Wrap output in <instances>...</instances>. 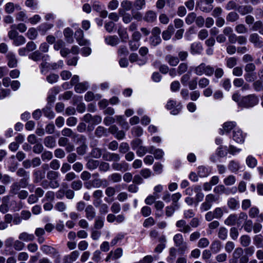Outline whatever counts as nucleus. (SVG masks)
<instances>
[{"label": "nucleus", "instance_id": "f257e3e1", "mask_svg": "<svg viewBox=\"0 0 263 263\" xmlns=\"http://www.w3.org/2000/svg\"><path fill=\"white\" fill-rule=\"evenodd\" d=\"M259 99L255 94L249 95L243 97L238 103V106L243 108H251L258 103Z\"/></svg>", "mask_w": 263, "mask_h": 263}, {"label": "nucleus", "instance_id": "f03ea898", "mask_svg": "<svg viewBox=\"0 0 263 263\" xmlns=\"http://www.w3.org/2000/svg\"><path fill=\"white\" fill-rule=\"evenodd\" d=\"M243 250L241 248L238 247L235 249L232 254V257L230 259V263H248L249 258L243 255Z\"/></svg>", "mask_w": 263, "mask_h": 263}, {"label": "nucleus", "instance_id": "7ed1b4c3", "mask_svg": "<svg viewBox=\"0 0 263 263\" xmlns=\"http://www.w3.org/2000/svg\"><path fill=\"white\" fill-rule=\"evenodd\" d=\"M174 241L176 247H179V250L184 252L187 249L185 242H183L182 235L181 234H177L174 236Z\"/></svg>", "mask_w": 263, "mask_h": 263}, {"label": "nucleus", "instance_id": "20e7f679", "mask_svg": "<svg viewBox=\"0 0 263 263\" xmlns=\"http://www.w3.org/2000/svg\"><path fill=\"white\" fill-rule=\"evenodd\" d=\"M78 141L80 142L81 145L77 148V153L79 155H84L86 153L87 147L86 144V138L85 136L81 135L78 139Z\"/></svg>", "mask_w": 263, "mask_h": 263}, {"label": "nucleus", "instance_id": "39448f33", "mask_svg": "<svg viewBox=\"0 0 263 263\" xmlns=\"http://www.w3.org/2000/svg\"><path fill=\"white\" fill-rule=\"evenodd\" d=\"M16 175L20 177H22L20 180L22 184L24 185L25 184H29L28 180L30 178L29 172H27L24 168H18L16 172Z\"/></svg>", "mask_w": 263, "mask_h": 263}, {"label": "nucleus", "instance_id": "423d86ee", "mask_svg": "<svg viewBox=\"0 0 263 263\" xmlns=\"http://www.w3.org/2000/svg\"><path fill=\"white\" fill-rule=\"evenodd\" d=\"M28 185L27 184H25V185L22 184L20 181L19 182H13L10 186L9 194L11 195H17L21 188H26Z\"/></svg>", "mask_w": 263, "mask_h": 263}, {"label": "nucleus", "instance_id": "0eeeda50", "mask_svg": "<svg viewBox=\"0 0 263 263\" xmlns=\"http://www.w3.org/2000/svg\"><path fill=\"white\" fill-rule=\"evenodd\" d=\"M103 160L106 161L118 162L120 160V156L118 154L106 152L102 155Z\"/></svg>", "mask_w": 263, "mask_h": 263}, {"label": "nucleus", "instance_id": "6e6552de", "mask_svg": "<svg viewBox=\"0 0 263 263\" xmlns=\"http://www.w3.org/2000/svg\"><path fill=\"white\" fill-rule=\"evenodd\" d=\"M249 41L256 47L261 48L263 47V41L261 40L260 37L256 33H252L250 35Z\"/></svg>", "mask_w": 263, "mask_h": 263}, {"label": "nucleus", "instance_id": "1a4fd4ad", "mask_svg": "<svg viewBox=\"0 0 263 263\" xmlns=\"http://www.w3.org/2000/svg\"><path fill=\"white\" fill-rule=\"evenodd\" d=\"M33 182L35 183L41 182L45 177V171L40 169H35L33 172Z\"/></svg>", "mask_w": 263, "mask_h": 263}, {"label": "nucleus", "instance_id": "9d476101", "mask_svg": "<svg viewBox=\"0 0 263 263\" xmlns=\"http://www.w3.org/2000/svg\"><path fill=\"white\" fill-rule=\"evenodd\" d=\"M41 250L45 254L51 255H57L58 251L53 247L46 245H44L41 247Z\"/></svg>", "mask_w": 263, "mask_h": 263}, {"label": "nucleus", "instance_id": "9b49d317", "mask_svg": "<svg viewBox=\"0 0 263 263\" xmlns=\"http://www.w3.org/2000/svg\"><path fill=\"white\" fill-rule=\"evenodd\" d=\"M111 166L114 170L123 172L127 171L129 167L128 164L125 161H122L121 163H113Z\"/></svg>", "mask_w": 263, "mask_h": 263}, {"label": "nucleus", "instance_id": "f8f14e48", "mask_svg": "<svg viewBox=\"0 0 263 263\" xmlns=\"http://www.w3.org/2000/svg\"><path fill=\"white\" fill-rule=\"evenodd\" d=\"M176 226L177 228H182L179 231L181 232L186 233L191 230V226L186 224V221L184 220H180L176 222Z\"/></svg>", "mask_w": 263, "mask_h": 263}, {"label": "nucleus", "instance_id": "ddd939ff", "mask_svg": "<svg viewBox=\"0 0 263 263\" xmlns=\"http://www.w3.org/2000/svg\"><path fill=\"white\" fill-rule=\"evenodd\" d=\"M6 58L8 61V65L9 67L13 68L17 66V61L13 53L12 52H8L6 55Z\"/></svg>", "mask_w": 263, "mask_h": 263}, {"label": "nucleus", "instance_id": "4468645a", "mask_svg": "<svg viewBox=\"0 0 263 263\" xmlns=\"http://www.w3.org/2000/svg\"><path fill=\"white\" fill-rule=\"evenodd\" d=\"M143 18L144 21L147 23H153L156 20L157 14L154 11L148 10L145 12Z\"/></svg>", "mask_w": 263, "mask_h": 263}, {"label": "nucleus", "instance_id": "2eb2a0df", "mask_svg": "<svg viewBox=\"0 0 263 263\" xmlns=\"http://www.w3.org/2000/svg\"><path fill=\"white\" fill-rule=\"evenodd\" d=\"M237 11L241 15H245L252 13L253 8L251 5H239Z\"/></svg>", "mask_w": 263, "mask_h": 263}, {"label": "nucleus", "instance_id": "dca6fc26", "mask_svg": "<svg viewBox=\"0 0 263 263\" xmlns=\"http://www.w3.org/2000/svg\"><path fill=\"white\" fill-rule=\"evenodd\" d=\"M48 57L49 56L48 55H43L42 53L39 50L35 51L29 55V59L36 62L40 61L41 59L42 60L45 59V60H46V58H48Z\"/></svg>", "mask_w": 263, "mask_h": 263}, {"label": "nucleus", "instance_id": "f3484780", "mask_svg": "<svg viewBox=\"0 0 263 263\" xmlns=\"http://www.w3.org/2000/svg\"><path fill=\"white\" fill-rule=\"evenodd\" d=\"M86 217L89 220H92L96 216L95 209L92 205L86 206L85 210Z\"/></svg>", "mask_w": 263, "mask_h": 263}, {"label": "nucleus", "instance_id": "a211bd4d", "mask_svg": "<svg viewBox=\"0 0 263 263\" xmlns=\"http://www.w3.org/2000/svg\"><path fill=\"white\" fill-rule=\"evenodd\" d=\"M83 31L81 29L77 30L74 33V36L80 46L85 45L86 41L83 39Z\"/></svg>", "mask_w": 263, "mask_h": 263}, {"label": "nucleus", "instance_id": "6ab92c4d", "mask_svg": "<svg viewBox=\"0 0 263 263\" xmlns=\"http://www.w3.org/2000/svg\"><path fill=\"white\" fill-rule=\"evenodd\" d=\"M236 123L233 121L225 122L223 125V129H220V134L223 135L224 134V132L229 133L236 126Z\"/></svg>", "mask_w": 263, "mask_h": 263}, {"label": "nucleus", "instance_id": "aec40b11", "mask_svg": "<svg viewBox=\"0 0 263 263\" xmlns=\"http://www.w3.org/2000/svg\"><path fill=\"white\" fill-rule=\"evenodd\" d=\"M105 43L111 46H115L119 43V39L117 35H110L105 39Z\"/></svg>", "mask_w": 263, "mask_h": 263}, {"label": "nucleus", "instance_id": "412c9836", "mask_svg": "<svg viewBox=\"0 0 263 263\" xmlns=\"http://www.w3.org/2000/svg\"><path fill=\"white\" fill-rule=\"evenodd\" d=\"M233 138L237 143H242L244 141V136L242 131L240 129H236L233 131Z\"/></svg>", "mask_w": 263, "mask_h": 263}, {"label": "nucleus", "instance_id": "4be33fe9", "mask_svg": "<svg viewBox=\"0 0 263 263\" xmlns=\"http://www.w3.org/2000/svg\"><path fill=\"white\" fill-rule=\"evenodd\" d=\"M165 61L172 66L177 65L179 62V58L171 54L166 55L165 57Z\"/></svg>", "mask_w": 263, "mask_h": 263}, {"label": "nucleus", "instance_id": "5701e85b", "mask_svg": "<svg viewBox=\"0 0 263 263\" xmlns=\"http://www.w3.org/2000/svg\"><path fill=\"white\" fill-rule=\"evenodd\" d=\"M64 35L66 39V42L68 43L71 44L73 42L74 40L72 37L73 31L70 28H66L64 30Z\"/></svg>", "mask_w": 263, "mask_h": 263}, {"label": "nucleus", "instance_id": "b1692460", "mask_svg": "<svg viewBox=\"0 0 263 263\" xmlns=\"http://www.w3.org/2000/svg\"><path fill=\"white\" fill-rule=\"evenodd\" d=\"M202 49V46L200 43H194L191 45V52L192 54L200 53Z\"/></svg>", "mask_w": 263, "mask_h": 263}, {"label": "nucleus", "instance_id": "393cba45", "mask_svg": "<svg viewBox=\"0 0 263 263\" xmlns=\"http://www.w3.org/2000/svg\"><path fill=\"white\" fill-rule=\"evenodd\" d=\"M222 248L221 242L219 240L214 241L210 247L211 250L213 253L216 254L219 252Z\"/></svg>", "mask_w": 263, "mask_h": 263}, {"label": "nucleus", "instance_id": "a878e982", "mask_svg": "<svg viewBox=\"0 0 263 263\" xmlns=\"http://www.w3.org/2000/svg\"><path fill=\"white\" fill-rule=\"evenodd\" d=\"M44 143L46 147L52 148L55 145V140L53 136H49L45 138Z\"/></svg>", "mask_w": 263, "mask_h": 263}, {"label": "nucleus", "instance_id": "bb28decb", "mask_svg": "<svg viewBox=\"0 0 263 263\" xmlns=\"http://www.w3.org/2000/svg\"><path fill=\"white\" fill-rule=\"evenodd\" d=\"M239 16L238 14L235 11H231L226 16V20L229 22H234L238 20Z\"/></svg>", "mask_w": 263, "mask_h": 263}, {"label": "nucleus", "instance_id": "cd10ccee", "mask_svg": "<svg viewBox=\"0 0 263 263\" xmlns=\"http://www.w3.org/2000/svg\"><path fill=\"white\" fill-rule=\"evenodd\" d=\"M88 88V83L86 82L79 83L75 85V91L78 93H81L85 91Z\"/></svg>", "mask_w": 263, "mask_h": 263}, {"label": "nucleus", "instance_id": "c85d7f7f", "mask_svg": "<svg viewBox=\"0 0 263 263\" xmlns=\"http://www.w3.org/2000/svg\"><path fill=\"white\" fill-rule=\"evenodd\" d=\"M118 33L122 42H126L129 36L126 29L119 28Z\"/></svg>", "mask_w": 263, "mask_h": 263}, {"label": "nucleus", "instance_id": "c756f323", "mask_svg": "<svg viewBox=\"0 0 263 263\" xmlns=\"http://www.w3.org/2000/svg\"><path fill=\"white\" fill-rule=\"evenodd\" d=\"M19 239L20 240L28 241H33L34 239V236L33 234H30L26 232H23L20 234Z\"/></svg>", "mask_w": 263, "mask_h": 263}, {"label": "nucleus", "instance_id": "7c9ffc66", "mask_svg": "<svg viewBox=\"0 0 263 263\" xmlns=\"http://www.w3.org/2000/svg\"><path fill=\"white\" fill-rule=\"evenodd\" d=\"M237 220L236 214H231L224 221V223L228 226L235 225Z\"/></svg>", "mask_w": 263, "mask_h": 263}, {"label": "nucleus", "instance_id": "2f4dec72", "mask_svg": "<svg viewBox=\"0 0 263 263\" xmlns=\"http://www.w3.org/2000/svg\"><path fill=\"white\" fill-rule=\"evenodd\" d=\"M61 134L64 137H68L73 138L77 137V135L73 133V131L69 128H64L62 130Z\"/></svg>", "mask_w": 263, "mask_h": 263}, {"label": "nucleus", "instance_id": "473e14b6", "mask_svg": "<svg viewBox=\"0 0 263 263\" xmlns=\"http://www.w3.org/2000/svg\"><path fill=\"white\" fill-rule=\"evenodd\" d=\"M179 205L175 204V205H172L166 207V215L168 217L171 216L174 213L175 211L179 208Z\"/></svg>", "mask_w": 263, "mask_h": 263}, {"label": "nucleus", "instance_id": "72a5a7b5", "mask_svg": "<svg viewBox=\"0 0 263 263\" xmlns=\"http://www.w3.org/2000/svg\"><path fill=\"white\" fill-rule=\"evenodd\" d=\"M99 164L98 160L89 159L86 163V167L89 170H94L98 167Z\"/></svg>", "mask_w": 263, "mask_h": 263}, {"label": "nucleus", "instance_id": "f704fd0d", "mask_svg": "<svg viewBox=\"0 0 263 263\" xmlns=\"http://www.w3.org/2000/svg\"><path fill=\"white\" fill-rule=\"evenodd\" d=\"M95 134L96 137L98 138H100L102 136H107V129H105L104 127L99 126H98L95 132Z\"/></svg>", "mask_w": 263, "mask_h": 263}, {"label": "nucleus", "instance_id": "c9c22d12", "mask_svg": "<svg viewBox=\"0 0 263 263\" xmlns=\"http://www.w3.org/2000/svg\"><path fill=\"white\" fill-rule=\"evenodd\" d=\"M13 41V44L14 45L19 46L25 43L26 39L23 35H18Z\"/></svg>", "mask_w": 263, "mask_h": 263}, {"label": "nucleus", "instance_id": "e433bc0d", "mask_svg": "<svg viewBox=\"0 0 263 263\" xmlns=\"http://www.w3.org/2000/svg\"><path fill=\"white\" fill-rule=\"evenodd\" d=\"M240 244L242 247H248L251 243V238L249 236L244 235L240 238Z\"/></svg>", "mask_w": 263, "mask_h": 263}, {"label": "nucleus", "instance_id": "4c0bfd02", "mask_svg": "<svg viewBox=\"0 0 263 263\" xmlns=\"http://www.w3.org/2000/svg\"><path fill=\"white\" fill-rule=\"evenodd\" d=\"M83 183L80 180L73 181L70 184L71 188L74 191H78L82 188Z\"/></svg>", "mask_w": 263, "mask_h": 263}, {"label": "nucleus", "instance_id": "58836bf2", "mask_svg": "<svg viewBox=\"0 0 263 263\" xmlns=\"http://www.w3.org/2000/svg\"><path fill=\"white\" fill-rule=\"evenodd\" d=\"M42 111L45 116L49 118V119H52L54 117V114L51 110L50 107L46 106L42 109Z\"/></svg>", "mask_w": 263, "mask_h": 263}, {"label": "nucleus", "instance_id": "ea45409f", "mask_svg": "<svg viewBox=\"0 0 263 263\" xmlns=\"http://www.w3.org/2000/svg\"><path fill=\"white\" fill-rule=\"evenodd\" d=\"M59 176V174L58 172L54 171V170H50L47 173V178L50 180H57Z\"/></svg>", "mask_w": 263, "mask_h": 263}, {"label": "nucleus", "instance_id": "a19ab883", "mask_svg": "<svg viewBox=\"0 0 263 263\" xmlns=\"http://www.w3.org/2000/svg\"><path fill=\"white\" fill-rule=\"evenodd\" d=\"M228 206L232 210H235L239 206V202L236 199L231 198L228 201Z\"/></svg>", "mask_w": 263, "mask_h": 263}, {"label": "nucleus", "instance_id": "79ce46f5", "mask_svg": "<svg viewBox=\"0 0 263 263\" xmlns=\"http://www.w3.org/2000/svg\"><path fill=\"white\" fill-rule=\"evenodd\" d=\"M37 31L34 28H30L29 29L26 35L30 40H34L37 36Z\"/></svg>", "mask_w": 263, "mask_h": 263}, {"label": "nucleus", "instance_id": "37998d69", "mask_svg": "<svg viewBox=\"0 0 263 263\" xmlns=\"http://www.w3.org/2000/svg\"><path fill=\"white\" fill-rule=\"evenodd\" d=\"M228 168L232 172H236L239 169V163L234 160H232L229 162Z\"/></svg>", "mask_w": 263, "mask_h": 263}, {"label": "nucleus", "instance_id": "c03bdc74", "mask_svg": "<svg viewBox=\"0 0 263 263\" xmlns=\"http://www.w3.org/2000/svg\"><path fill=\"white\" fill-rule=\"evenodd\" d=\"M253 242L257 248L261 247L263 244V236L261 234L255 235L253 238Z\"/></svg>", "mask_w": 263, "mask_h": 263}, {"label": "nucleus", "instance_id": "a18cd8bd", "mask_svg": "<svg viewBox=\"0 0 263 263\" xmlns=\"http://www.w3.org/2000/svg\"><path fill=\"white\" fill-rule=\"evenodd\" d=\"M108 179L114 183L120 182L122 179V175L120 174L115 173L110 175Z\"/></svg>", "mask_w": 263, "mask_h": 263}, {"label": "nucleus", "instance_id": "49530a36", "mask_svg": "<svg viewBox=\"0 0 263 263\" xmlns=\"http://www.w3.org/2000/svg\"><path fill=\"white\" fill-rule=\"evenodd\" d=\"M246 163L249 167L254 168L257 165V160L252 156H249L246 159Z\"/></svg>", "mask_w": 263, "mask_h": 263}, {"label": "nucleus", "instance_id": "de8ad7c7", "mask_svg": "<svg viewBox=\"0 0 263 263\" xmlns=\"http://www.w3.org/2000/svg\"><path fill=\"white\" fill-rule=\"evenodd\" d=\"M117 121L118 123L122 126V127L125 129H128L129 126L128 123L125 121L124 119L123 118V116H117L116 117Z\"/></svg>", "mask_w": 263, "mask_h": 263}, {"label": "nucleus", "instance_id": "09e8293b", "mask_svg": "<svg viewBox=\"0 0 263 263\" xmlns=\"http://www.w3.org/2000/svg\"><path fill=\"white\" fill-rule=\"evenodd\" d=\"M104 182V185L105 186H107L108 183L106 180H101L100 179H96L92 181V185L94 187H100L103 184V183Z\"/></svg>", "mask_w": 263, "mask_h": 263}, {"label": "nucleus", "instance_id": "8fccbe9b", "mask_svg": "<svg viewBox=\"0 0 263 263\" xmlns=\"http://www.w3.org/2000/svg\"><path fill=\"white\" fill-rule=\"evenodd\" d=\"M120 15L122 16L123 22L125 24H128L132 22L133 20L132 15L130 14L125 12H119Z\"/></svg>", "mask_w": 263, "mask_h": 263}, {"label": "nucleus", "instance_id": "3c124183", "mask_svg": "<svg viewBox=\"0 0 263 263\" xmlns=\"http://www.w3.org/2000/svg\"><path fill=\"white\" fill-rule=\"evenodd\" d=\"M198 170V175L200 177H205L209 175V173L208 170L205 166H199Z\"/></svg>", "mask_w": 263, "mask_h": 263}, {"label": "nucleus", "instance_id": "603ef678", "mask_svg": "<svg viewBox=\"0 0 263 263\" xmlns=\"http://www.w3.org/2000/svg\"><path fill=\"white\" fill-rule=\"evenodd\" d=\"M205 64L201 63L199 66H197L195 68V72L198 76H201L204 73V70L205 68Z\"/></svg>", "mask_w": 263, "mask_h": 263}, {"label": "nucleus", "instance_id": "864d4df0", "mask_svg": "<svg viewBox=\"0 0 263 263\" xmlns=\"http://www.w3.org/2000/svg\"><path fill=\"white\" fill-rule=\"evenodd\" d=\"M219 200V197H216L212 194H210L205 196V201L212 205L214 202H217Z\"/></svg>", "mask_w": 263, "mask_h": 263}, {"label": "nucleus", "instance_id": "5fc2aeb1", "mask_svg": "<svg viewBox=\"0 0 263 263\" xmlns=\"http://www.w3.org/2000/svg\"><path fill=\"white\" fill-rule=\"evenodd\" d=\"M91 156L95 158H99L102 155L101 149L98 147L93 148L90 153Z\"/></svg>", "mask_w": 263, "mask_h": 263}, {"label": "nucleus", "instance_id": "6e6d98bb", "mask_svg": "<svg viewBox=\"0 0 263 263\" xmlns=\"http://www.w3.org/2000/svg\"><path fill=\"white\" fill-rule=\"evenodd\" d=\"M59 79V76L55 73H51L46 77L47 81L50 84L56 83Z\"/></svg>", "mask_w": 263, "mask_h": 263}, {"label": "nucleus", "instance_id": "4d7b16f0", "mask_svg": "<svg viewBox=\"0 0 263 263\" xmlns=\"http://www.w3.org/2000/svg\"><path fill=\"white\" fill-rule=\"evenodd\" d=\"M228 231L226 228L224 227L220 228L218 233V237L221 240H225L228 235Z\"/></svg>", "mask_w": 263, "mask_h": 263}, {"label": "nucleus", "instance_id": "13d9d810", "mask_svg": "<svg viewBox=\"0 0 263 263\" xmlns=\"http://www.w3.org/2000/svg\"><path fill=\"white\" fill-rule=\"evenodd\" d=\"M145 5V0H135L134 3V6L137 10L143 9Z\"/></svg>", "mask_w": 263, "mask_h": 263}, {"label": "nucleus", "instance_id": "bf43d9fd", "mask_svg": "<svg viewBox=\"0 0 263 263\" xmlns=\"http://www.w3.org/2000/svg\"><path fill=\"white\" fill-rule=\"evenodd\" d=\"M239 5H238L234 1H230L228 2L225 6V8L227 10H237Z\"/></svg>", "mask_w": 263, "mask_h": 263}, {"label": "nucleus", "instance_id": "052dcab7", "mask_svg": "<svg viewBox=\"0 0 263 263\" xmlns=\"http://www.w3.org/2000/svg\"><path fill=\"white\" fill-rule=\"evenodd\" d=\"M161 42V39L160 37L151 36L149 37V43L152 46H156L159 45Z\"/></svg>", "mask_w": 263, "mask_h": 263}, {"label": "nucleus", "instance_id": "680f3d73", "mask_svg": "<svg viewBox=\"0 0 263 263\" xmlns=\"http://www.w3.org/2000/svg\"><path fill=\"white\" fill-rule=\"evenodd\" d=\"M129 149L128 144L126 142H122L120 144L119 151L120 153L125 154Z\"/></svg>", "mask_w": 263, "mask_h": 263}, {"label": "nucleus", "instance_id": "e2e57ef3", "mask_svg": "<svg viewBox=\"0 0 263 263\" xmlns=\"http://www.w3.org/2000/svg\"><path fill=\"white\" fill-rule=\"evenodd\" d=\"M253 87L256 91H260L263 90V83L260 80H256L253 83Z\"/></svg>", "mask_w": 263, "mask_h": 263}, {"label": "nucleus", "instance_id": "0e129e2a", "mask_svg": "<svg viewBox=\"0 0 263 263\" xmlns=\"http://www.w3.org/2000/svg\"><path fill=\"white\" fill-rule=\"evenodd\" d=\"M121 7L125 10H129L133 6V3L128 0H124L121 2Z\"/></svg>", "mask_w": 263, "mask_h": 263}, {"label": "nucleus", "instance_id": "69168bd1", "mask_svg": "<svg viewBox=\"0 0 263 263\" xmlns=\"http://www.w3.org/2000/svg\"><path fill=\"white\" fill-rule=\"evenodd\" d=\"M259 213V209L256 207H252L249 211V215L251 218H255L258 216Z\"/></svg>", "mask_w": 263, "mask_h": 263}, {"label": "nucleus", "instance_id": "338daca9", "mask_svg": "<svg viewBox=\"0 0 263 263\" xmlns=\"http://www.w3.org/2000/svg\"><path fill=\"white\" fill-rule=\"evenodd\" d=\"M188 65L187 63H181L178 67L177 72L179 74H182L187 70Z\"/></svg>", "mask_w": 263, "mask_h": 263}, {"label": "nucleus", "instance_id": "774afa93", "mask_svg": "<svg viewBox=\"0 0 263 263\" xmlns=\"http://www.w3.org/2000/svg\"><path fill=\"white\" fill-rule=\"evenodd\" d=\"M252 224L253 222L251 220H248V219L245 220V222L243 224V228L248 233H250L252 231Z\"/></svg>", "mask_w": 263, "mask_h": 263}]
</instances>
